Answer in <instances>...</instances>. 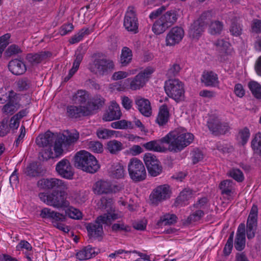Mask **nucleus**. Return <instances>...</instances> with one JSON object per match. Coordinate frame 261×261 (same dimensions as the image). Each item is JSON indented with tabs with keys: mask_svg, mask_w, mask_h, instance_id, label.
Masks as SVG:
<instances>
[{
	"mask_svg": "<svg viewBox=\"0 0 261 261\" xmlns=\"http://www.w3.org/2000/svg\"><path fill=\"white\" fill-rule=\"evenodd\" d=\"M194 138L192 134L188 133L185 128L179 127L171 131L160 139L152 140L142 145L147 150L158 152L169 151L177 153L189 146Z\"/></svg>",
	"mask_w": 261,
	"mask_h": 261,
	"instance_id": "1",
	"label": "nucleus"
},
{
	"mask_svg": "<svg viewBox=\"0 0 261 261\" xmlns=\"http://www.w3.org/2000/svg\"><path fill=\"white\" fill-rule=\"evenodd\" d=\"M38 186L45 190H52L49 193H40V200L48 205L57 208L67 207L70 202L67 200L68 189L67 183L56 178H42L38 181Z\"/></svg>",
	"mask_w": 261,
	"mask_h": 261,
	"instance_id": "2",
	"label": "nucleus"
},
{
	"mask_svg": "<svg viewBox=\"0 0 261 261\" xmlns=\"http://www.w3.org/2000/svg\"><path fill=\"white\" fill-rule=\"evenodd\" d=\"M74 159L75 167L87 173H94L100 167L95 157L85 150L77 152Z\"/></svg>",
	"mask_w": 261,
	"mask_h": 261,
	"instance_id": "3",
	"label": "nucleus"
},
{
	"mask_svg": "<svg viewBox=\"0 0 261 261\" xmlns=\"http://www.w3.org/2000/svg\"><path fill=\"white\" fill-rule=\"evenodd\" d=\"M164 89L166 94L176 102L184 100V84L178 79H169L165 82Z\"/></svg>",
	"mask_w": 261,
	"mask_h": 261,
	"instance_id": "4",
	"label": "nucleus"
},
{
	"mask_svg": "<svg viewBox=\"0 0 261 261\" xmlns=\"http://www.w3.org/2000/svg\"><path fill=\"white\" fill-rule=\"evenodd\" d=\"M177 19L176 12L174 10L168 11L154 22L152 31L156 34H161L176 22Z\"/></svg>",
	"mask_w": 261,
	"mask_h": 261,
	"instance_id": "5",
	"label": "nucleus"
},
{
	"mask_svg": "<svg viewBox=\"0 0 261 261\" xmlns=\"http://www.w3.org/2000/svg\"><path fill=\"white\" fill-rule=\"evenodd\" d=\"M107 217L98 216L93 222L86 223L85 224L90 239L101 241L104 236L102 224L106 223Z\"/></svg>",
	"mask_w": 261,
	"mask_h": 261,
	"instance_id": "6",
	"label": "nucleus"
},
{
	"mask_svg": "<svg viewBox=\"0 0 261 261\" xmlns=\"http://www.w3.org/2000/svg\"><path fill=\"white\" fill-rule=\"evenodd\" d=\"M128 171L130 178L135 182L144 180L146 177V171L143 163L134 158L128 164Z\"/></svg>",
	"mask_w": 261,
	"mask_h": 261,
	"instance_id": "7",
	"label": "nucleus"
},
{
	"mask_svg": "<svg viewBox=\"0 0 261 261\" xmlns=\"http://www.w3.org/2000/svg\"><path fill=\"white\" fill-rule=\"evenodd\" d=\"M79 138V134H70L68 136L62 135L58 137L54 142V150L55 158L60 156L63 151V147H67L76 142Z\"/></svg>",
	"mask_w": 261,
	"mask_h": 261,
	"instance_id": "8",
	"label": "nucleus"
},
{
	"mask_svg": "<svg viewBox=\"0 0 261 261\" xmlns=\"http://www.w3.org/2000/svg\"><path fill=\"white\" fill-rule=\"evenodd\" d=\"M206 125L212 134L216 136L225 135L230 129L227 122H222L215 116H212L209 118Z\"/></svg>",
	"mask_w": 261,
	"mask_h": 261,
	"instance_id": "9",
	"label": "nucleus"
},
{
	"mask_svg": "<svg viewBox=\"0 0 261 261\" xmlns=\"http://www.w3.org/2000/svg\"><path fill=\"white\" fill-rule=\"evenodd\" d=\"M114 69V62L106 59H95L89 66L91 72L100 75L107 74Z\"/></svg>",
	"mask_w": 261,
	"mask_h": 261,
	"instance_id": "10",
	"label": "nucleus"
},
{
	"mask_svg": "<svg viewBox=\"0 0 261 261\" xmlns=\"http://www.w3.org/2000/svg\"><path fill=\"white\" fill-rule=\"evenodd\" d=\"M171 193L170 188L168 185L159 186L150 194V200L152 204L158 205L159 203L170 198Z\"/></svg>",
	"mask_w": 261,
	"mask_h": 261,
	"instance_id": "11",
	"label": "nucleus"
},
{
	"mask_svg": "<svg viewBox=\"0 0 261 261\" xmlns=\"http://www.w3.org/2000/svg\"><path fill=\"white\" fill-rule=\"evenodd\" d=\"M144 161L148 173L152 176H156L163 171V167L156 156L151 153H146L144 156Z\"/></svg>",
	"mask_w": 261,
	"mask_h": 261,
	"instance_id": "12",
	"label": "nucleus"
},
{
	"mask_svg": "<svg viewBox=\"0 0 261 261\" xmlns=\"http://www.w3.org/2000/svg\"><path fill=\"white\" fill-rule=\"evenodd\" d=\"M153 71L154 70L152 67H148L139 72L132 80L130 83V88L136 90L144 87Z\"/></svg>",
	"mask_w": 261,
	"mask_h": 261,
	"instance_id": "13",
	"label": "nucleus"
},
{
	"mask_svg": "<svg viewBox=\"0 0 261 261\" xmlns=\"http://www.w3.org/2000/svg\"><path fill=\"white\" fill-rule=\"evenodd\" d=\"M138 20L136 12L133 7H129L126 12L123 25L125 29L128 31L137 33L138 31Z\"/></svg>",
	"mask_w": 261,
	"mask_h": 261,
	"instance_id": "14",
	"label": "nucleus"
},
{
	"mask_svg": "<svg viewBox=\"0 0 261 261\" xmlns=\"http://www.w3.org/2000/svg\"><path fill=\"white\" fill-rule=\"evenodd\" d=\"M56 170L64 178L71 179L73 178L74 173L72 167L67 159H64L59 162L56 165Z\"/></svg>",
	"mask_w": 261,
	"mask_h": 261,
	"instance_id": "15",
	"label": "nucleus"
},
{
	"mask_svg": "<svg viewBox=\"0 0 261 261\" xmlns=\"http://www.w3.org/2000/svg\"><path fill=\"white\" fill-rule=\"evenodd\" d=\"M184 36V30L178 27L171 29L167 35L166 38V44L167 46H173L178 44Z\"/></svg>",
	"mask_w": 261,
	"mask_h": 261,
	"instance_id": "16",
	"label": "nucleus"
},
{
	"mask_svg": "<svg viewBox=\"0 0 261 261\" xmlns=\"http://www.w3.org/2000/svg\"><path fill=\"white\" fill-rule=\"evenodd\" d=\"M91 114V111L84 106H68L67 107V115L70 118H79Z\"/></svg>",
	"mask_w": 261,
	"mask_h": 261,
	"instance_id": "17",
	"label": "nucleus"
},
{
	"mask_svg": "<svg viewBox=\"0 0 261 261\" xmlns=\"http://www.w3.org/2000/svg\"><path fill=\"white\" fill-rule=\"evenodd\" d=\"M57 137L54 133L48 130L44 134L37 137L36 143L39 147H52Z\"/></svg>",
	"mask_w": 261,
	"mask_h": 261,
	"instance_id": "18",
	"label": "nucleus"
},
{
	"mask_svg": "<svg viewBox=\"0 0 261 261\" xmlns=\"http://www.w3.org/2000/svg\"><path fill=\"white\" fill-rule=\"evenodd\" d=\"M121 112L119 105L116 102H112L108 109L103 115L102 119L105 121H111L120 119Z\"/></svg>",
	"mask_w": 261,
	"mask_h": 261,
	"instance_id": "19",
	"label": "nucleus"
},
{
	"mask_svg": "<svg viewBox=\"0 0 261 261\" xmlns=\"http://www.w3.org/2000/svg\"><path fill=\"white\" fill-rule=\"evenodd\" d=\"M9 70L14 75H19L24 73L27 67L24 62L18 59L10 61L8 64Z\"/></svg>",
	"mask_w": 261,
	"mask_h": 261,
	"instance_id": "20",
	"label": "nucleus"
},
{
	"mask_svg": "<svg viewBox=\"0 0 261 261\" xmlns=\"http://www.w3.org/2000/svg\"><path fill=\"white\" fill-rule=\"evenodd\" d=\"M169 118L170 113L167 105L164 104L160 106L155 122L159 126H164L169 121Z\"/></svg>",
	"mask_w": 261,
	"mask_h": 261,
	"instance_id": "21",
	"label": "nucleus"
},
{
	"mask_svg": "<svg viewBox=\"0 0 261 261\" xmlns=\"http://www.w3.org/2000/svg\"><path fill=\"white\" fill-rule=\"evenodd\" d=\"M93 190L94 193L97 195L108 194L112 192L111 184L102 180L96 182L93 187Z\"/></svg>",
	"mask_w": 261,
	"mask_h": 261,
	"instance_id": "22",
	"label": "nucleus"
},
{
	"mask_svg": "<svg viewBox=\"0 0 261 261\" xmlns=\"http://www.w3.org/2000/svg\"><path fill=\"white\" fill-rule=\"evenodd\" d=\"M51 54L49 51H41L38 53L27 54L26 60L32 65L38 64L43 60L50 57Z\"/></svg>",
	"mask_w": 261,
	"mask_h": 261,
	"instance_id": "23",
	"label": "nucleus"
},
{
	"mask_svg": "<svg viewBox=\"0 0 261 261\" xmlns=\"http://www.w3.org/2000/svg\"><path fill=\"white\" fill-rule=\"evenodd\" d=\"M139 112L144 116L149 117L151 114V107L150 101L144 98H137L135 100Z\"/></svg>",
	"mask_w": 261,
	"mask_h": 261,
	"instance_id": "24",
	"label": "nucleus"
},
{
	"mask_svg": "<svg viewBox=\"0 0 261 261\" xmlns=\"http://www.w3.org/2000/svg\"><path fill=\"white\" fill-rule=\"evenodd\" d=\"M205 28L197 20L193 21L189 29V35L193 39H199L204 32Z\"/></svg>",
	"mask_w": 261,
	"mask_h": 261,
	"instance_id": "25",
	"label": "nucleus"
},
{
	"mask_svg": "<svg viewBox=\"0 0 261 261\" xmlns=\"http://www.w3.org/2000/svg\"><path fill=\"white\" fill-rule=\"evenodd\" d=\"M201 81L206 86L210 87H216L219 83L217 74L212 71L204 72Z\"/></svg>",
	"mask_w": 261,
	"mask_h": 261,
	"instance_id": "26",
	"label": "nucleus"
},
{
	"mask_svg": "<svg viewBox=\"0 0 261 261\" xmlns=\"http://www.w3.org/2000/svg\"><path fill=\"white\" fill-rule=\"evenodd\" d=\"M193 195V191L190 189H185L176 198L174 202L175 206H183L186 204V202L190 200Z\"/></svg>",
	"mask_w": 261,
	"mask_h": 261,
	"instance_id": "27",
	"label": "nucleus"
},
{
	"mask_svg": "<svg viewBox=\"0 0 261 261\" xmlns=\"http://www.w3.org/2000/svg\"><path fill=\"white\" fill-rule=\"evenodd\" d=\"M110 176L113 178H122L125 175L123 165L119 163H114L109 169Z\"/></svg>",
	"mask_w": 261,
	"mask_h": 261,
	"instance_id": "28",
	"label": "nucleus"
},
{
	"mask_svg": "<svg viewBox=\"0 0 261 261\" xmlns=\"http://www.w3.org/2000/svg\"><path fill=\"white\" fill-rule=\"evenodd\" d=\"M124 148L123 144L116 140H112L107 143L106 149L112 154H117Z\"/></svg>",
	"mask_w": 261,
	"mask_h": 261,
	"instance_id": "29",
	"label": "nucleus"
},
{
	"mask_svg": "<svg viewBox=\"0 0 261 261\" xmlns=\"http://www.w3.org/2000/svg\"><path fill=\"white\" fill-rule=\"evenodd\" d=\"M95 256V252L94 249L90 245L85 247L76 254V258L80 260L88 259Z\"/></svg>",
	"mask_w": 261,
	"mask_h": 261,
	"instance_id": "30",
	"label": "nucleus"
},
{
	"mask_svg": "<svg viewBox=\"0 0 261 261\" xmlns=\"http://www.w3.org/2000/svg\"><path fill=\"white\" fill-rule=\"evenodd\" d=\"M177 217L175 214L167 213L160 217L156 225L158 227L167 225H172L177 221Z\"/></svg>",
	"mask_w": 261,
	"mask_h": 261,
	"instance_id": "31",
	"label": "nucleus"
},
{
	"mask_svg": "<svg viewBox=\"0 0 261 261\" xmlns=\"http://www.w3.org/2000/svg\"><path fill=\"white\" fill-rule=\"evenodd\" d=\"M132 50L127 47H123L121 50L120 62L122 66L127 65L132 60Z\"/></svg>",
	"mask_w": 261,
	"mask_h": 261,
	"instance_id": "32",
	"label": "nucleus"
},
{
	"mask_svg": "<svg viewBox=\"0 0 261 261\" xmlns=\"http://www.w3.org/2000/svg\"><path fill=\"white\" fill-rule=\"evenodd\" d=\"M257 221L247 220L246 234L248 239L251 240L254 238L257 229Z\"/></svg>",
	"mask_w": 261,
	"mask_h": 261,
	"instance_id": "33",
	"label": "nucleus"
},
{
	"mask_svg": "<svg viewBox=\"0 0 261 261\" xmlns=\"http://www.w3.org/2000/svg\"><path fill=\"white\" fill-rule=\"evenodd\" d=\"M251 147L255 154L261 156V133L254 135L251 141Z\"/></svg>",
	"mask_w": 261,
	"mask_h": 261,
	"instance_id": "34",
	"label": "nucleus"
},
{
	"mask_svg": "<svg viewBox=\"0 0 261 261\" xmlns=\"http://www.w3.org/2000/svg\"><path fill=\"white\" fill-rule=\"evenodd\" d=\"M15 99L10 100L5 105H4L3 111L6 114H13L19 108L18 104L15 101Z\"/></svg>",
	"mask_w": 261,
	"mask_h": 261,
	"instance_id": "35",
	"label": "nucleus"
},
{
	"mask_svg": "<svg viewBox=\"0 0 261 261\" xmlns=\"http://www.w3.org/2000/svg\"><path fill=\"white\" fill-rule=\"evenodd\" d=\"M248 87L253 95L257 99H261V85L255 81L248 83Z\"/></svg>",
	"mask_w": 261,
	"mask_h": 261,
	"instance_id": "36",
	"label": "nucleus"
},
{
	"mask_svg": "<svg viewBox=\"0 0 261 261\" xmlns=\"http://www.w3.org/2000/svg\"><path fill=\"white\" fill-rule=\"evenodd\" d=\"M66 208L65 212L66 217L68 216L70 218L76 220H79L82 218V214L79 210L69 205Z\"/></svg>",
	"mask_w": 261,
	"mask_h": 261,
	"instance_id": "37",
	"label": "nucleus"
},
{
	"mask_svg": "<svg viewBox=\"0 0 261 261\" xmlns=\"http://www.w3.org/2000/svg\"><path fill=\"white\" fill-rule=\"evenodd\" d=\"M232 181L231 180H225L219 185V188L222 195L230 196L231 194Z\"/></svg>",
	"mask_w": 261,
	"mask_h": 261,
	"instance_id": "38",
	"label": "nucleus"
},
{
	"mask_svg": "<svg viewBox=\"0 0 261 261\" xmlns=\"http://www.w3.org/2000/svg\"><path fill=\"white\" fill-rule=\"evenodd\" d=\"M16 93L13 90H10L8 92L3 89L0 90V103H5L8 102L10 100L15 99Z\"/></svg>",
	"mask_w": 261,
	"mask_h": 261,
	"instance_id": "39",
	"label": "nucleus"
},
{
	"mask_svg": "<svg viewBox=\"0 0 261 261\" xmlns=\"http://www.w3.org/2000/svg\"><path fill=\"white\" fill-rule=\"evenodd\" d=\"M223 28L222 22L216 20L212 22L210 24L209 32L212 35H219Z\"/></svg>",
	"mask_w": 261,
	"mask_h": 261,
	"instance_id": "40",
	"label": "nucleus"
},
{
	"mask_svg": "<svg viewBox=\"0 0 261 261\" xmlns=\"http://www.w3.org/2000/svg\"><path fill=\"white\" fill-rule=\"evenodd\" d=\"M16 85L19 91L28 90L32 85L31 81L27 77L19 79L16 82Z\"/></svg>",
	"mask_w": 261,
	"mask_h": 261,
	"instance_id": "41",
	"label": "nucleus"
},
{
	"mask_svg": "<svg viewBox=\"0 0 261 261\" xmlns=\"http://www.w3.org/2000/svg\"><path fill=\"white\" fill-rule=\"evenodd\" d=\"M212 12L207 11L203 12L197 20L200 22V23L203 25V27L206 28L207 25L212 22Z\"/></svg>",
	"mask_w": 261,
	"mask_h": 261,
	"instance_id": "42",
	"label": "nucleus"
},
{
	"mask_svg": "<svg viewBox=\"0 0 261 261\" xmlns=\"http://www.w3.org/2000/svg\"><path fill=\"white\" fill-rule=\"evenodd\" d=\"M88 98L87 92L85 90H78L73 96V100L77 104H84Z\"/></svg>",
	"mask_w": 261,
	"mask_h": 261,
	"instance_id": "43",
	"label": "nucleus"
},
{
	"mask_svg": "<svg viewBox=\"0 0 261 261\" xmlns=\"http://www.w3.org/2000/svg\"><path fill=\"white\" fill-rule=\"evenodd\" d=\"M105 103V99L100 95H96L91 99L89 106L92 107L93 110L98 109L101 108Z\"/></svg>",
	"mask_w": 261,
	"mask_h": 261,
	"instance_id": "44",
	"label": "nucleus"
},
{
	"mask_svg": "<svg viewBox=\"0 0 261 261\" xmlns=\"http://www.w3.org/2000/svg\"><path fill=\"white\" fill-rule=\"evenodd\" d=\"M229 30L231 34L233 36H239L242 34V27L238 22L236 19H232Z\"/></svg>",
	"mask_w": 261,
	"mask_h": 261,
	"instance_id": "45",
	"label": "nucleus"
},
{
	"mask_svg": "<svg viewBox=\"0 0 261 261\" xmlns=\"http://www.w3.org/2000/svg\"><path fill=\"white\" fill-rule=\"evenodd\" d=\"M25 174L27 176L35 177L39 175V172L37 169V165L35 162L30 164L25 170Z\"/></svg>",
	"mask_w": 261,
	"mask_h": 261,
	"instance_id": "46",
	"label": "nucleus"
},
{
	"mask_svg": "<svg viewBox=\"0 0 261 261\" xmlns=\"http://www.w3.org/2000/svg\"><path fill=\"white\" fill-rule=\"evenodd\" d=\"M112 230L115 232H127L131 231V227L128 225H125L124 223H114L112 226Z\"/></svg>",
	"mask_w": 261,
	"mask_h": 261,
	"instance_id": "47",
	"label": "nucleus"
},
{
	"mask_svg": "<svg viewBox=\"0 0 261 261\" xmlns=\"http://www.w3.org/2000/svg\"><path fill=\"white\" fill-rule=\"evenodd\" d=\"M115 131L106 128H99L96 131V135L99 139H107L114 135Z\"/></svg>",
	"mask_w": 261,
	"mask_h": 261,
	"instance_id": "48",
	"label": "nucleus"
},
{
	"mask_svg": "<svg viewBox=\"0 0 261 261\" xmlns=\"http://www.w3.org/2000/svg\"><path fill=\"white\" fill-rule=\"evenodd\" d=\"M11 37V35L9 33H7L0 37V58L2 55L6 48V47L10 43L9 40Z\"/></svg>",
	"mask_w": 261,
	"mask_h": 261,
	"instance_id": "49",
	"label": "nucleus"
},
{
	"mask_svg": "<svg viewBox=\"0 0 261 261\" xmlns=\"http://www.w3.org/2000/svg\"><path fill=\"white\" fill-rule=\"evenodd\" d=\"M88 146L94 152L101 153L103 151V145L99 141H90L88 144Z\"/></svg>",
	"mask_w": 261,
	"mask_h": 261,
	"instance_id": "50",
	"label": "nucleus"
},
{
	"mask_svg": "<svg viewBox=\"0 0 261 261\" xmlns=\"http://www.w3.org/2000/svg\"><path fill=\"white\" fill-rule=\"evenodd\" d=\"M234 232L232 231L229 235L227 242L225 245L223 249V252L225 255H229L232 250L233 247V241Z\"/></svg>",
	"mask_w": 261,
	"mask_h": 261,
	"instance_id": "51",
	"label": "nucleus"
},
{
	"mask_svg": "<svg viewBox=\"0 0 261 261\" xmlns=\"http://www.w3.org/2000/svg\"><path fill=\"white\" fill-rule=\"evenodd\" d=\"M89 34L88 29H86L85 30L82 29L79 33L73 36L69 41L71 44L76 43L82 40L85 34Z\"/></svg>",
	"mask_w": 261,
	"mask_h": 261,
	"instance_id": "52",
	"label": "nucleus"
},
{
	"mask_svg": "<svg viewBox=\"0 0 261 261\" xmlns=\"http://www.w3.org/2000/svg\"><path fill=\"white\" fill-rule=\"evenodd\" d=\"M66 220V215L55 211L50 220L53 225L59 222H65Z\"/></svg>",
	"mask_w": 261,
	"mask_h": 261,
	"instance_id": "53",
	"label": "nucleus"
},
{
	"mask_svg": "<svg viewBox=\"0 0 261 261\" xmlns=\"http://www.w3.org/2000/svg\"><path fill=\"white\" fill-rule=\"evenodd\" d=\"M75 59L73 63L72 67L70 69L76 72L77 71L80 65L83 60L84 53H81L80 52L77 53V51L75 52Z\"/></svg>",
	"mask_w": 261,
	"mask_h": 261,
	"instance_id": "54",
	"label": "nucleus"
},
{
	"mask_svg": "<svg viewBox=\"0 0 261 261\" xmlns=\"http://www.w3.org/2000/svg\"><path fill=\"white\" fill-rule=\"evenodd\" d=\"M181 70V67L179 64L174 63L171 65L170 67L168 69L167 75L168 77H174L178 74Z\"/></svg>",
	"mask_w": 261,
	"mask_h": 261,
	"instance_id": "55",
	"label": "nucleus"
},
{
	"mask_svg": "<svg viewBox=\"0 0 261 261\" xmlns=\"http://www.w3.org/2000/svg\"><path fill=\"white\" fill-rule=\"evenodd\" d=\"M22 50L16 44H12L9 46L5 51V54L7 57H11L13 55L21 53Z\"/></svg>",
	"mask_w": 261,
	"mask_h": 261,
	"instance_id": "56",
	"label": "nucleus"
},
{
	"mask_svg": "<svg viewBox=\"0 0 261 261\" xmlns=\"http://www.w3.org/2000/svg\"><path fill=\"white\" fill-rule=\"evenodd\" d=\"M204 216V212L202 210H197L195 212L191 214L187 219L189 223L195 222L199 221Z\"/></svg>",
	"mask_w": 261,
	"mask_h": 261,
	"instance_id": "57",
	"label": "nucleus"
},
{
	"mask_svg": "<svg viewBox=\"0 0 261 261\" xmlns=\"http://www.w3.org/2000/svg\"><path fill=\"white\" fill-rule=\"evenodd\" d=\"M245 237H236L234 240V247L238 251H242L245 247Z\"/></svg>",
	"mask_w": 261,
	"mask_h": 261,
	"instance_id": "58",
	"label": "nucleus"
},
{
	"mask_svg": "<svg viewBox=\"0 0 261 261\" xmlns=\"http://www.w3.org/2000/svg\"><path fill=\"white\" fill-rule=\"evenodd\" d=\"M229 175L232 178L238 182H241L244 180L242 172L238 169H234L230 171Z\"/></svg>",
	"mask_w": 261,
	"mask_h": 261,
	"instance_id": "59",
	"label": "nucleus"
},
{
	"mask_svg": "<svg viewBox=\"0 0 261 261\" xmlns=\"http://www.w3.org/2000/svg\"><path fill=\"white\" fill-rule=\"evenodd\" d=\"M239 134L242 140V144L244 145L248 141L250 137L249 130L247 127H245L240 130Z\"/></svg>",
	"mask_w": 261,
	"mask_h": 261,
	"instance_id": "60",
	"label": "nucleus"
},
{
	"mask_svg": "<svg viewBox=\"0 0 261 261\" xmlns=\"http://www.w3.org/2000/svg\"><path fill=\"white\" fill-rule=\"evenodd\" d=\"M55 211L48 207H44L40 211V216L43 219H47L50 220Z\"/></svg>",
	"mask_w": 261,
	"mask_h": 261,
	"instance_id": "61",
	"label": "nucleus"
},
{
	"mask_svg": "<svg viewBox=\"0 0 261 261\" xmlns=\"http://www.w3.org/2000/svg\"><path fill=\"white\" fill-rule=\"evenodd\" d=\"M74 28L72 23L64 24L62 25L60 30V33L62 36H64L71 32Z\"/></svg>",
	"mask_w": 261,
	"mask_h": 261,
	"instance_id": "62",
	"label": "nucleus"
},
{
	"mask_svg": "<svg viewBox=\"0 0 261 261\" xmlns=\"http://www.w3.org/2000/svg\"><path fill=\"white\" fill-rule=\"evenodd\" d=\"M127 121L125 120H121L112 122L111 126L112 128L115 129H126L127 128Z\"/></svg>",
	"mask_w": 261,
	"mask_h": 261,
	"instance_id": "63",
	"label": "nucleus"
},
{
	"mask_svg": "<svg viewBox=\"0 0 261 261\" xmlns=\"http://www.w3.org/2000/svg\"><path fill=\"white\" fill-rule=\"evenodd\" d=\"M42 157L45 160L55 158L54 153L52 151L51 147H48V148L45 149L42 152Z\"/></svg>",
	"mask_w": 261,
	"mask_h": 261,
	"instance_id": "64",
	"label": "nucleus"
}]
</instances>
